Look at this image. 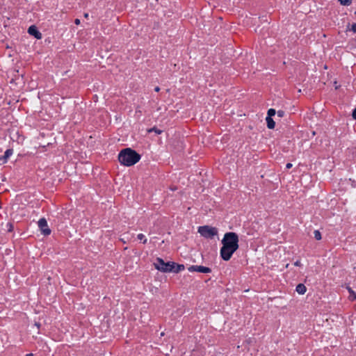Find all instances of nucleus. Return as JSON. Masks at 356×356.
<instances>
[{
  "mask_svg": "<svg viewBox=\"0 0 356 356\" xmlns=\"http://www.w3.org/2000/svg\"><path fill=\"white\" fill-rule=\"evenodd\" d=\"M220 256L225 261H229L238 248V236L235 232H227L221 241Z\"/></svg>",
  "mask_w": 356,
  "mask_h": 356,
  "instance_id": "nucleus-1",
  "label": "nucleus"
},
{
  "mask_svg": "<svg viewBox=\"0 0 356 356\" xmlns=\"http://www.w3.org/2000/svg\"><path fill=\"white\" fill-rule=\"evenodd\" d=\"M140 159V155L130 148L122 149L118 155L120 163L126 166L134 165Z\"/></svg>",
  "mask_w": 356,
  "mask_h": 356,
  "instance_id": "nucleus-2",
  "label": "nucleus"
},
{
  "mask_svg": "<svg viewBox=\"0 0 356 356\" xmlns=\"http://www.w3.org/2000/svg\"><path fill=\"white\" fill-rule=\"evenodd\" d=\"M154 267L163 273L172 272V266H174V262H165L161 258H156V261L154 263Z\"/></svg>",
  "mask_w": 356,
  "mask_h": 356,
  "instance_id": "nucleus-3",
  "label": "nucleus"
},
{
  "mask_svg": "<svg viewBox=\"0 0 356 356\" xmlns=\"http://www.w3.org/2000/svg\"><path fill=\"white\" fill-rule=\"evenodd\" d=\"M198 232L204 238H213L218 234V229L216 227L204 225L198 227Z\"/></svg>",
  "mask_w": 356,
  "mask_h": 356,
  "instance_id": "nucleus-4",
  "label": "nucleus"
},
{
  "mask_svg": "<svg viewBox=\"0 0 356 356\" xmlns=\"http://www.w3.org/2000/svg\"><path fill=\"white\" fill-rule=\"evenodd\" d=\"M38 227L44 235L48 236L51 234V230L49 229L47 222L44 218H41L38 221Z\"/></svg>",
  "mask_w": 356,
  "mask_h": 356,
  "instance_id": "nucleus-5",
  "label": "nucleus"
},
{
  "mask_svg": "<svg viewBox=\"0 0 356 356\" xmlns=\"http://www.w3.org/2000/svg\"><path fill=\"white\" fill-rule=\"evenodd\" d=\"M188 270L190 272H199L202 273H209L211 272V268L202 266H191Z\"/></svg>",
  "mask_w": 356,
  "mask_h": 356,
  "instance_id": "nucleus-6",
  "label": "nucleus"
},
{
  "mask_svg": "<svg viewBox=\"0 0 356 356\" xmlns=\"http://www.w3.org/2000/svg\"><path fill=\"white\" fill-rule=\"evenodd\" d=\"M28 33L37 39L42 38V33L37 29L35 26H31L28 29Z\"/></svg>",
  "mask_w": 356,
  "mask_h": 356,
  "instance_id": "nucleus-7",
  "label": "nucleus"
},
{
  "mask_svg": "<svg viewBox=\"0 0 356 356\" xmlns=\"http://www.w3.org/2000/svg\"><path fill=\"white\" fill-rule=\"evenodd\" d=\"M296 291L301 295H303L307 291L306 286L303 284H298L296 286Z\"/></svg>",
  "mask_w": 356,
  "mask_h": 356,
  "instance_id": "nucleus-8",
  "label": "nucleus"
},
{
  "mask_svg": "<svg viewBox=\"0 0 356 356\" xmlns=\"http://www.w3.org/2000/svg\"><path fill=\"white\" fill-rule=\"evenodd\" d=\"M172 268V272L177 273L184 269V266L183 264H177L174 262V266Z\"/></svg>",
  "mask_w": 356,
  "mask_h": 356,
  "instance_id": "nucleus-9",
  "label": "nucleus"
},
{
  "mask_svg": "<svg viewBox=\"0 0 356 356\" xmlns=\"http://www.w3.org/2000/svg\"><path fill=\"white\" fill-rule=\"evenodd\" d=\"M266 120L268 129H272L275 128V122L272 118L266 117Z\"/></svg>",
  "mask_w": 356,
  "mask_h": 356,
  "instance_id": "nucleus-10",
  "label": "nucleus"
},
{
  "mask_svg": "<svg viewBox=\"0 0 356 356\" xmlns=\"http://www.w3.org/2000/svg\"><path fill=\"white\" fill-rule=\"evenodd\" d=\"M348 291L350 292L349 299L352 301L355 300L356 299V293L353 291H352L350 288H348Z\"/></svg>",
  "mask_w": 356,
  "mask_h": 356,
  "instance_id": "nucleus-11",
  "label": "nucleus"
},
{
  "mask_svg": "<svg viewBox=\"0 0 356 356\" xmlns=\"http://www.w3.org/2000/svg\"><path fill=\"white\" fill-rule=\"evenodd\" d=\"M13 149H8L4 153V157L8 161V159L12 155Z\"/></svg>",
  "mask_w": 356,
  "mask_h": 356,
  "instance_id": "nucleus-12",
  "label": "nucleus"
},
{
  "mask_svg": "<svg viewBox=\"0 0 356 356\" xmlns=\"http://www.w3.org/2000/svg\"><path fill=\"white\" fill-rule=\"evenodd\" d=\"M343 6H350L353 0H338Z\"/></svg>",
  "mask_w": 356,
  "mask_h": 356,
  "instance_id": "nucleus-13",
  "label": "nucleus"
},
{
  "mask_svg": "<svg viewBox=\"0 0 356 356\" xmlns=\"http://www.w3.org/2000/svg\"><path fill=\"white\" fill-rule=\"evenodd\" d=\"M314 234V238L316 240L319 241L321 239V234L318 230H315Z\"/></svg>",
  "mask_w": 356,
  "mask_h": 356,
  "instance_id": "nucleus-14",
  "label": "nucleus"
},
{
  "mask_svg": "<svg viewBox=\"0 0 356 356\" xmlns=\"http://www.w3.org/2000/svg\"><path fill=\"white\" fill-rule=\"evenodd\" d=\"M275 114H276L275 110L273 108H270L268 111V116L267 117L272 118V116H274Z\"/></svg>",
  "mask_w": 356,
  "mask_h": 356,
  "instance_id": "nucleus-15",
  "label": "nucleus"
},
{
  "mask_svg": "<svg viewBox=\"0 0 356 356\" xmlns=\"http://www.w3.org/2000/svg\"><path fill=\"white\" fill-rule=\"evenodd\" d=\"M148 131L149 132L154 131L157 134H161L163 132L162 130H160V129H157L156 127H153V128L149 129Z\"/></svg>",
  "mask_w": 356,
  "mask_h": 356,
  "instance_id": "nucleus-16",
  "label": "nucleus"
},
{
  "mask_svg": "<svg viewBox=\"0 0 356 356\" xmlns=\"http://www.w3.org/2000/svg\"><path fill=\"white\" fill-rule=\"evenodd\" d=\"M137 237L139 240H143V243H147V239L145 238V236L143 234H138Z\"/></svg>",
  "mask_w": 356,
  "mask_h": 356,
  "instance_id": "nucleus-17",
  "label": "nucleus"
},
{
  "mask_svg": "<svg viewBox=\"0 0 356 356\" xmlns=\"http://www.w3.org/2000/svg\"><path fill=\"white\" fill-rule=\"evenodd\" d=\"M276 113L279 118H283L285 115V112L282 110L278 111Z\"/></svg>",
  "mask_w": 356,
  "mask_h": 356,
  "instance_id": "nucleus-18",
  "label": "nucleus"
},
{
  "mask_svg": "<svg viewBox=\"0 0 356 356\" xmlns=\"http://www.w3.org/2000/svg\"><path fill=\"white\" fill-rule=\"evenodd\" d=\"M7 162V160L5 159L4 156H0V165H3Z\"/></svg>",
  "mask_w": 356,
  "mask_h": 356,
  "instance_id": "nucleus-19",
  "label": "nucleus"
},
{
  "mask_svg": "<svg viewBox=\"0 0 356 356\" xmlns=\"http://www.w3.org/2000/svg\"><path fill=\"white\" fill-rule=\"evenodd\" d=\"M351 31H353L354 33H356V23L352 24Z\"/></svg>",
  "mask_w": 356,
  "mask_h": 356,
  "instance_id": "nucleus-20",
  "label": "nucleus"
},
{
  "mask_svg": "<svg viewBox=\"0 0 356 356\" xmlns=\"http://www.w3.org/2000/svg\"><path fill=\"white\" fill-rule=\"evenodd\" d=\"M7 226L8 227V232H12L13 229V225L10 223H8L7 225Z\"/></svg>",
  "mask_w": 356,
  "mask_h": 356,
  "instance_id": "nucleus-21",
  "label": "nucleus"
},
{
  "mask_svg": "<svg viewBox=\"0 0 356 356\" xmlns=\"http://www.w3.org/2000/svg\"><path fill=\"white\" fill-rule=\"evenodd\" d=\"M352 116L354 119L356 120V108L353 110V113H352Z\"/></svg>",
  "mask_w": 356,
  "mask_h": 356,
  "instance_id": "nucleus-22",
  "label": "nucleus"
},
{
  "mask_svg": "<svg viewBox=\"0 0 356 356\" xmlns=\"http://www.w3.org/2000/svg\"><path fill=\"white\" fill-rule=\"evenodd\" d=\"M294 265L296 266H300L301 265V263L299 260H298L294 263Z\"/></svg>",
  "mask_w": 356,
  "mask_h": 356,
  "instance_id": "nucleus-23",
  "label": "nucleus"
},
{
  "mask_svg": "<svg viewBox=\"0 0 356 356\" xmlns=\"http://www.w3.org/2000/svg\"><path fill=\"white\" fill-rule=\"evenodd\" d=\"M292 167V164L291 163H288L286 165L287 169H290Z\"/></svg>",
  "mask_w": 356,
  "mask_h": 356,
  "instance_id": "nucleus-24",
  "label": "nucleus"
},
{
  "mask_svg": "<svg viewBox=\"0 0 356 356\" xmlns=\"http://www.w3.org/2000/svg\"><path fill=\"white\" fill-rule=\"evenodd\" d=\"M80 22H80V19H76L74 20V23H75V24H76V25H79V24H80Z\"/></svg>",
  "mask_w": 356,
  "mask_h": 356,
  "instance_id": "nucleus-25",
  "label": "nucleus"
},
{
  "mask_svg": "<svg viewBox=\"0 0 356 356\" xmlns=\"http://www.w3.org/2000/svg\"><path fill=\"white\" fill-rule=\"evenodd\" d=\"M154 90L156 92H159L160 90V88L159 86H156L155 88H154Z\"/></svg>",
  "mask_w": 356,
  "mask_h": 356,
  "instance_id": "nucleus-26",
  "label": "nucleus"
},
{
  "mask_svg": "<svg viewBox=\"0 0 356 356\" xmlns=\"http://www.w3.org/2000/svg\"><path fill=\"white\" fill-rule=\"evenodd\" d=\"M26 356H33V353H29V354H26Z\"/></svg>",
  "mask_w": 356,
  "mask_h": 356,
  "instance_id": "nucleus-27",
  "label": "nucleus"
},
{
  "mask_svg": "<svg viewBox=\"0 0 356 356\" xmlns=\"http://www.w3.org/2000/svg\"><path fill=\"white\" fill-rule=\"evenodd\" d=\"M84 16H85V17H88V13H86V14L84 15Z\"/></svg>",
  "mask_w": 356,
  "mask_h": 356,
  "instance_id": "nucleus-28",
  "label": "nucleus"
},
{
  "mask_svg": "<svg viewBox=\"0 0 356 356\" xmlns=\"http://www.w3.org/2000/svg\"><path fill=\"white\" fill-rule=\"evenodd\" d=\"M161 337L164 336V332H161Z\"/></svg>",
  "mask_w": 356,
  "mask_h": 356,
  "instance_id": "nucleus-29",
  "label": "nucleus"
}]
</instances>
